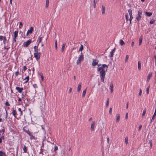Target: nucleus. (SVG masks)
Segmentation results:
<instances>
[{
  "mask_svg": "<svg viewBox=\"0 0 156 156\" xmlns=\"http://www.w3.org/2000/svg\"><path fill=\"white\" fill-rule=\"evenodd\" d=\"M108 65L103 64L100 67L97 68L98 71H100V76L101 82H104V79L105 76V72L106 71Z\"/></svg>",
  "mask_w": 156,
  "mask_h": 156,
  "instance_id": "1",
  "label": "nucleus"
},
{
  "mask_svg": "<svg viewBox=\"0 0 156 156\" xmlns=\"http://www.w3.org/2000/svg\"><path fill=\"white\" fill-rule=\"evenodd\" d=\"M41 51H37L34 53V57L37 60H38L40 59V55L41 54Z\"/></svg>",
  "mask_w": 156,
  "mask_h": 156,
  "instance_id": "2",
  "label": "nucleus"
},
{
  "mask_svg": "<svg viewBox=\"0 0 156 156\" xmlns=\"http://www.w3.org/2000/svg\"><path fill=\"white\" fill-rule=\"evenodd\" d=\"M83 59V57L82 52H81L80 55L78 56V59L76 61V64L78 65L79 64L81 61Z\"/></svg>",
  "mask_w": 156,
  "mask_h": 156,
  "instance_id": "3",
  "label": "nucleus"
},
{
  "mask_svg": "<svg viewBox=\"0 0 156 156\" xmlns=\"http://www.w3.org/2000/svg\"><path fill=\"white\" fill-rule=\"evenodd\" d=\"M44 44H42L41 45V46L39 48L38 50L37 49V47L36 46H35L34 47V50L35 52H36L37 51H41V52H43V48H44Z\"/></svg>",
  "mask_w": 156,
  "mask_h": 156,
  "instance_id": "4",
  "label": "nucleus"
},
{
  "mask_svg": "<svg viewBox=\"0 0 156 156\" xmlns=\"http://www.w3.org/2000/svg\"><path fill=\"white\" fill-rule=\"evenodd\" d=\"M142 11L139 10L138 11L137 16L136 17V20L137 21H140L142 17Z\"/></svg>",
  "mask_w": 156,
  "mask_h": 156,
  "instance_id": "5",
  "label": "nucleus"
},
{
  "mask_svg": "<svg viewBox=\"0 0 156 156\" xmlns=\"http://www.w3.org/2000/svg\"><path fill=\"white\" fill-rule=\"evenodd\" d=\"M96 124L95 121H93L92 122L90 126V130L91 131H94V129L95 126Z\"/></svg>",
  "mask_w": 156,
  "mask_h": 156,
  "instance_id": "6",
  "label": "nucleus"
},
{
  "mask_svg": "<svg viewBox=\"0 0 156 156\" xmlns=\"http://www.w3.org/2000/svg\"><path fill=\"white\" fill-rule=\"evenodd\" d=\"M31 40L30 39L27 41L26 42H24L23 43V45L25 47H27L31 43Z\"/></svg>",
  "mask_w": 156,
  "mask_h": 156,
  "instance_id": "7",
  "label": "nucleus"
},
{
  "mask_svg": "<svg viewBox=\"0 0 156 156\" xmlns=\"http://www.w3.org/2000/svg\"><path fill=\"white\" fill-rule=\"evenodd\" d=\"M3 40V42L4 44L5 45V42L6 41V38L5 37H3L2 36H0V41H2Z\"/></svg>",
  "mask_w": 156,
  "mask_h": 156,
  "instance_id": "8",
  "label": "nucleus"
},
{
  "mask_svg": "<svg viewBox=\"0 0 156 156\" xmlns=\"http://www.w3.org/2000/svg\"><path fill=\"white\" fill-rule=\"evenodd\" d=\"M18 31H15L14 32V41L16 42V38L18 36Z\"/></svg>",
  "mask_w": 156,
  "mask_h": 156,
  "instance_id": "9",
  "label": "nucleus"
},
{
  "mask_svg": "<svg viewBox=\"0 0 156 156\" xmlns=\"http://www.w3.org/2000/svg\"><path fill=\"white\" fill-rule=\"evenodd\" d=\"M98 60L94 59L92 62V65L93 66H95L98 64Z\"/></svg>",
  "mask_w": 156,
  "mask_h": 156,
  "instance_id": "10",
  "label": "nucleus"
},
{
  "mask_svg": "<svg viewBox=\"0 0 156 156\" xmlns=\"http://www.w3.org/2000/svg\"><path fill=\"white\" fill-rule=\"evenodd\" d=\"M16 89L18 91L21 93L22 92L23 90V88H20L18 87H16Z\"/></svg>",
  "mask_w": 156,
  "mask_h": 156,
  "instance_id": "11",
  "label": "nucleus"
},
{
  "mask_svg": "<svg viewBox=\"0 0 156 156\" xmlns=\"http://www.w3.org/2000/svg\"><path fill=\"white\" fill-rule=\"evenodd\" d=\"M81 85L82 83H80L78 84L77 87V91L78 92H79L81 90Z\"/></svg>",
  "mask_w": 156,
  "mask_h": 156,
  "instance_id": "12",
  "label": "nucleus"
},
{
  "mask_svg": "<svg viewBox=\"0 0 156 156\" xmlns=\"http://www.w3.org/2000/svg\"><path fill=\"white\" fill-rule=\"evenodd\" d=\"M115 51V48L113 49L110 52V55L109 56L110 57H113L114 55V53Z\"/></svg>",
  "mask_w": 156,
  "mask_h": 156,
  "instance_id": "13",
  "label": "nucleus"
},
{
  "mask_svg": "<svg viewBox=\"0 0 156 156\" xmlns=\"http://www.w3.org/2000/svg\"><path fill=\"white\" fill-rule=\"evenodd\" d=\"M152 73H149L148 76L147 77V81H149L150 79L151 78V77Z\"/></svg>",
  "mask_w": 156,
  "mask_h": 156,
  "instance_id": "14",
  "label": "nucleus"
},
{
  "mask_svg": "<svg viewBox=\"0 0 156 156\" xmlns=\"http://www.w3.org/2000/svg\"><path fill=\"white\" fill-rule=\"evenodd\" d=\"M142 39L143 38L142 36H141L139 38V46H140L142 42Z\"/></svg>",
  "mask_w": 156,
  "mask_h": 156,
  "instance_id": "15",
  "label": "nucleus"
},
{
  "mask_svg": "<svg viewBox=\"0 0 156 156\" xmlns=\"http://www.w3.org/2000/svg\"><path fill=\"white\" fill-rule=\"evenodd\" d=\"M105 12V7L102 5V14H104Z\"/></svg>",
  "mask_w": 156,
  "mask_h": 156,
  "instance_id": "16",
  "label": "nucleus"
},
{
  "mask_svg": "<svg viewBox=\"0 0 156 156\" xmlns=\"http://www.w3.org/2000/svg\"><path fill=\"white\" fill-rule=\"evenodd\" d=\"M116 122H119L120 120V115L119 114H118L116 115Z\"/></svg>",
  "mask_w": 156,
  "mask_h": 156,
  "instance_id": "17",
  "label": "nucleus"
},
{
  "mask_svg": "<svg viewBox=\"0 0 156 156\" xmlns=\"http://www.w3.org/2000/svg\"><path fill=\"white\" fill-rule=\"evenodd\" d=\"M110 87L111 89V92L112 93L113 91V85L112 83L110 84Z\"/></svg>",
  "mask_w": 156,
  "mask_h": 156,
  "instance_id": "18",
  "label": "nucleus"
},
{
  "mask_svg": "<svg viewBox=\"0 0 156 156\" xmlns=\"http://www.w3.org/2000/svg\"><path fill=\"white\" fill-rule=\"evenodd\" d=\"M66 46V44L65 43H64L62 45V46L61 48V50L62 51H63L65 49V47Z\"/></svg>",
  "mask_w": 156,
  "mask_h": 156,
  "instance_id": "19",
  "label": "nucleus"
},
{
  "mask_svg": "<svg viewBox=\"0 0 156 156\" xmlns=\"http://www.w3.org/2000/svg\"><path fill=\"white\" fill-rule=\"evenodd\" d=\"M12 114L15 117H16V112L15 110H13L12 112Z\"/></svg>",
  "mask_w": 156,
  "mask_h": 156,
  "instance_id": "20",
  "label": "nucleus"
},
{
  "mask_svg": "<svg viewBox=\"0 0 156 156\" xmlns=\"http://www.w3.org/2000/svg\"><path fill=\"white\" fill-rule=\"evenodd\" d=\"M141 63L140 61L138 62V69L139 70L141 69Z\"/></svg>",
  "mask_w": 156,
  "mask_h": 156,
  "instance_id": "21",
  "label": "nucleus"
},
{
  "mask_svg": "<svg viewBox=\"0 0 156 156\" xmlns=\"http://www.w3.org/2000/svg\"><path fill=\"white\" fill-rule=\"evenodd\" d=\"M33 27H32L30 28V30H28V32H29L30 34H31L32 32V31L33 30Z\"/></svg>",
  "mask_w": 156,
  "mask_h": 156,
  "instance_id": "22",
  "label": "nucleus"
},
{
  "mask_svg": "<svg viewBox=\"0 0 156 156\" xmlns=\"http://www.w3.org/2000/svg\"><path fill=\"white\" fill-rule=\"evenodd\" d=\"M125 143L127 144L128 143V137L126 136L125 139Z\"/></svg>",
  "mask_w": 156,
  "mask_h": 156,
  "instance_id": "23",
  "label": "nucleus"
},
{
  "mask_svg": "<svg viewBox=\"0 0 156 156\" xmlns=\"http://www.w3.org/2000/svg\"><path fill=\"white\" fill-rule=\"evenodd\" d=\"M86 89H85L83 91L82 95V97H83L85 96L86 92Z\"/></svg>",
  "mask_w": 156,
  "mask_h": 156,
  "instance_id": "24",
  "label": "nucleus"
},
{
  "mask_svg": "<svg viewBox=\"0 0 156 156\" xmlns=\"http://www.w3.org/2000/svg\"><path fill=\"white\" fill-rule=\"evenodd\" d=\"M120 44L122 45L125 44V43L122 40H120L119 41Z\"/></svg>",
  "mask_w": 156,
  "mask_h": 156,
  "instance_id": "25",
  "label": "nucleus"
},
{
  "mask_svg": "<svg viewBox=\"0 0 156 156\" xmlns=\"http://www.w3.org/2000/svg\"><path fill=\"white\" fill-rule=\"evenodd\" d=\"M29 77L28 76H27L25 79H24V80H26L25 82L26 83H27L28 82V81H29Z\"/></svg>",
  "mask_w": 156,
  "mask_h": 156,
  "instance_id": "26",
  "label": "nucleus"
},
{
  "mask_svg": "<svg viewBox=\"0 0 156 156\" xmlns=\"http://www.w3.org/2000/svg\"><path fill=\"white\" fill-rule=\"evenodd\" d=\"M156 115V113H154L152 116V118L151 120V121H153L155 118V116Z\"/></svg>",
  "mask_w": 156,
  "mask_h": 156,
  "instance_id": "27",
  "label": "nucleus"
},
{
  "mask_svg": "<svg viewBox=\"0 0 156 156\" xmlns=\"http://www.w3.org/2000/svg\"><path fill=\"white\" fill-rule=\"evenodd\" d=\"M18 111L20 112L19 113V115L20 116L21 115H22V112L21 111V108H19L18 109Z\"/></svg>",
  "mask_w": 156,
  "mask_h": 156,
  "instance_id": "28",
  "label": "nucleus"
},
{
  "mask_svg": "<svg viewBox=\"0 0 156 156\" xmlns=\"http://www.w3.org/2000/svg\"><path fill=\"white\" fill-rule=\"evenodd\" d=\"M55 47L56 50L57 49V40L55 41Z\"/></svg>",
  "mask_w": 156,
  "mask_h": 156,
  "instance_id": "29",
  "label": "nucleus"
},
{
  "mask_svg": "<svg viewBox=\"0 0 156 156\" xmlns=\"http://www.w3.org/2000/svg\"><path fill=\"white\" fill-rule=\"evenodd\" d=\"M23 151L24 153L27 152V148L25 146H24L23 148Z\"/></svg>",
  "mask_w": 156,
  "mask_h": 156,
  "instance_id": "30",
  "label": "nucleus"
},
{
  "mask_svg": "<svg viewBox=\"0 0 156 156\" xmlns=\"http://www.w3.org/2000/svg\"><path fill=\"white\" fill-rule=\"evenodd\" d=\"M128 12L129 14V15L130 16H132V11L130 9H129L128 10Z\"/></svg>",
  "mask_w": 156,
  "mask_h": 156,
  "instance_id": "31",
  "label": "nucleus"
},
{
  "mask_svg": "<svg viewBox=\"0 0 156 156\" xmlns=\"http://www.w3.org/2000/svg\"><path fill=\"white\" fill-rule=\"evenodd\" d=\"M146 14L147 16H151L152 14V13L147 12H146Z\"/></svg>",
  "mask_w": 156,
  "mask_h": 156,
  "instance_id": "32",
  "label": "nucleus"
},
{
  "mask_svg": "<svg viewBox=\"0 0 156 156\" xmlns=\"http://www.w3.org/2000/svg\"><path fill=\"white\" fill-rule=\"evenodd\" d=\"M146 109H144L143 110V113L142 115V116H144L146 112Z\"/></svg>",
  "mask_w": 156,
  "mask_h": 156,
  "instance_id": "33",
  "label": "nucleus"
},
{
  "mask_svg": "<svg viewBox=\"0 0 156 156\" xmlns=\"http://www.w3.org/2000/svg\"><path fill=\"white\" fill-rule=\"evenodd\" d=\"M49 2V0H46V8H47L48 6Z\"/></svg>",
  "mask_w": 156,
  "mask_h": 156,
  "instance_id": "34",
  "label": "nucleus"
},
{
  "mask_svg": "<svg viewBox=\"0 0 156 156\" xmlns=\"http://www.w3.org/2000/svg\"><path fill=\"white\" fill-rule=\"evenodd\" d=\"M83 49V45L81 44L80 45V47L79 49V51H82Z\"/></svg>",
  "mask_w": 156,
  "mask_h": 156,
  "instance_id": "35",
  "label": "nucleus"
},
{
  "mask_svg": "<svg viewBox=\"0 0 156 156\" xmlns=\"http://www.w3.org/2000/svg\"><path fill=\"white\" fill-rule=\"evenodd\" d=\"M129 55H126V59H125V62H127L128 61V59H129Z\"/></svg>",
  "mask_w": 156,
  "mask_h": 156,
  "instance_id": "36",
  "label": "nucleus"
},
{
  "mask_svg": "<svg viewBox=\"0 0 156 156\" xmlns=\"http://www.w3.org/2000/svg\"><path fill=\"white\" fill-rule=\"evenodd\" d=\"M42 37H39V42L38 44L42 41Z\"/></svg>",
  "mask_w": 156,
  "mask_h": 156,
  "instance_id": "37",
  "label": "nucleus"
},
{
  "mask_svg": "<svg viewBox=\"0 0 156 156\" xmlns=\"http://www.w3.org/2000/svg\"><path fill=\"white\" fill-rule=\"evenodd\" d=\"M5 154L2 151H0V156H4Z\"/></svg>",
  "mask_w": 156,
  "mask_h": 156,
  "instance_id": "38",
  "label": "nucleus"
},
{
  "mask_svg": "<svg viewBox=\"0 0 156 156\" xmlns=\"http://www.w3.org/2000/svg\"><path fill=\"white\" fill-rule=\"evenodd\" d=\"M109 98H107V101H106V107H108L109 105Z\"/></svg>",
  "mask_w": 156,
  "mask_h": 156,
  "instance_id": "39",
  "label": "nucleus"
},
{
  "mask_svg": "<svg viewBox=\"0 0 156 156\" xmlns=\"http://www.w3.org/2000/svg\"><path fill=\"white\" fill-rule=\"evenodd\" d=\"M155 20H151L150 21V24H153L154 22H155Z\"/></svg>",
  "mask_w": 156,
  "mask_h": 156,
  "instance_id": "40",
  "label": "nucleus"
},
{
  "mask_svg": "<svg viewBox=\"0 0 156 156\" xmlns=\"http://www.w3.org/2000/svg\"><path fill=\"white\" fill-rule=\"evenodd\" d=\"M30 136V138L31 140H32L33 139H35V137L33 135H31Z\"/></svg>",
  "mask_w": 156,
  "mask_h": 156,
  "instance_id": "41",
  "label": "nucleus"
},
{
  "mask_svg": "<svg viewBox=\"0 0 156 156\" xmlns=\"http://www.w3.org/2000/svg\"><path fill=\"white\" fill-rule=\"evenodd\" d=\"M142 93V90L141 89H140V91H139V95L140 96H141V95Z\"/></svg>",
  "mask_w": 156,
  "mask_h": 156,
  "instance_id": "42",
  "label": "nucleus"
},
{
  "mask_svg": "<svg viewBox=\"0 0 156 156\" xmlns=\"http://www.w3.org/2000/svg\"><path fill=\"white\" fill-rule=\"evenodd\" d=\"M127 21L128 20L129 15L128 14H126L125 16Z\"/></svg>",
  "mask_w": 156,
  "mask_h": 156,
  "instance_id": "43",
  "label": "nucleus"
},
{
  "mask_svg": "<svg viewBox=\"0 0 156 156\" xmlns=\"http://www.w3.org/2000/svg\"><path fill=\"white\" fill-rule=\"evenodd\" d=\"M149 87H148L147 88L146 91H147V94H149Z\"/></svg>",
  "mask_w": 156,
  "mask_h": 156,
  "instance_id": "44",
  "label": "nucleus"
},
{
  "mask_svg": "<svg viewBox=\"0 0 156 156\" xmlns=\"http://www.w3.org/2000/svg\"><path fill=\"white\" fill-rule=\"evenodd\" d=\"M142 127V126L141 125H140L139 126V128H138V130L139 131H140L141 130Z\"/></svg>",
  "mask_w": 156,
  "mask_h": 156,
  "instance_id": "45",
  "label": "nucleus"
},
{
  "mask_svg": "<svg viewBox=\"0 0 156 156\" xmlns=\"http://www.w3.org/2000/svg\"><path fill=\"white\" fill-rule=\"evenodd\" d=\"M22 23L21 22H20V26L19 27L20 28H21L22 27Z\"/></svg>",
  "mask_w": 156,
  "mask_h": 156,
  "instance_id": "46",
  "label": "nucleus"
},
{
  "mask_svg": "<svg viewBox=\"0 0 156 156\" xmlns=\"http://www.w3.org/2000/svg\"><path fill=\"white\" fill-rule=\"evenodd\" d=\"M19 74V73L18 71H17L15 73V75L16 76H17Z\"/></svg>",
  "mask_w": 156,
  "mask_h": 156,
  "instance_id": "47",
  "label": "nucleus"
},
{
  "mask_svg": "<svg viewBox=\"0 0 156 156\" xmlns=\"http://www.w3.org/2000/svg\"><path fill=\"white\" fill-rule=\"evenodd\" d=\"M33 87H34V88H37V85L36 84H34L33 85Z\"/></svg>",
  "mask_w": 156,
  "mask_h": 156,
  "instance_id": "48",
  "label": "nucleus"
},
{
  "mask_svg": "<svg viewBox=\"0 0 156 156\" xmlns=\"http://www.w3.org/2000/svg\"><path fill=\"white\" fill-rule=\"evenodd\" d=\"M72 88H70L69 90V93H70L72 92Z\"/></svg>",
  "mask_w": 156,
  "mask_h": 156,
  "instance_id": "49",
  "label": "nucleus"
},
{
  "mask_svg": "<svg viewBox=\"0 0 156 156\" xmlns=\"http://www.w3.org/2000/svg\"><path fill=\"white\" fill-rule=\"evenodd\" d=\"M27 134L29 135L30 136L31 135V133L30 132V131H28V132H27Z\"/></svg>",
  "mask_w": 156,
  "mask_h": 156,
  "instance_id": "50",
  "label": "nucleus"
},
{
  "mask_svg": "<svg viewBox=\"0 0 156 156\" xmlns=\"http://www.w3.org/2000/svg\"><path fill=\"white\" fill-rule=\"evenodd\" d=\"M58 147L57 146H55V149H54V150L55 151H56V150H58Z\"/></svg>",
  "mask_w": 156,
  "mask_h": 156,
  "instance_id": "51",
  "label": "nucleus"
},
{
  "mask_svg": "<svg viewBox=\"0 0 156 156\" xmlns=\"http://www.w3.org/2000/svg\"><path fill=\"white\" fill-rule=\"evenodd\" d=\"M98 0H94V4H96L98 2Z\"/></svg>",
  "mask_w": 156,
  "mask_h": 156,
  "instance_id": "52",
  "label": "nucleus"
},
{
  "mask_svg": "<svg viewBox=\"0 0 156 156\" xmlns=\"http://www.w3.org/2000/svg\"><path fill=\"white\" fill-rule=\"evenodd\" d=\"M128 118V113H126V117H125L126 119H127Z\"/></svg>",
  "mask_w": 156,
  "mask_h": 156,
  "instance_id": "53",
  "label": "nucleus"
},
{
  "mask_svg": "<svg viewBox=\"0 0 156 156\" xmlns=\"http://www.w3.org/2000/svg\"><path fill=\"white\" fill-rule=\"evenodd\" d=\"M41 78L42 81H43L44 79V77L42 75H41Z\"/></svg>",
  "mask_w": 156,
  "mask_h": 156,
  "instance_id": "54",
  "label": "nucleus"
},
{
  "mask_svg": "<svg viewBox=\"0 0 156 156\" xmlns=\"http://www.w3.org/2000/svg\"><path fill=\"white\" fill-rule=\"evenodd\" d=\"M5 105L7 106H9L10 105L9 104L8 102H6L5 103Z\"/></svg>",
  "mask_w": 156,
  "mask_h": 156,
  "instance_id": "55",
  "label": "nucleus"
},
{
  "mask_svg": "<svg viewBox=\"0 0 156 156\" xmlns=\"http://www.w3.org/2000/svg\"><path fill=\"white\" fill-rule=\"evenodd\" d=\"M112 108H110L109 109V113H110L111 114V113H112Z\"/></svg>",
  "mask_w": 156,
  "mask_h": 156,
  "instance_id": "56",
  "label": "nucleus"
},
{
  "mask_svg": "<svg viewBox=\"0 0 156 156\" xmlns=\"http://www.w3.org/2000/svg\"><path fill=\"white\" fill-rule=\"evenodd\" d=\"M129 103L127 102L126 104V108L128 109V108Z\"/></svg>",
  "mask_w": 156,
  "mask_h": 156,
  "instance_id": "57",
  "label": "nucleus"
},
{
  "mask_svg": "<svg viewBox=\"0 0 156 156\" xmlns=\"http://www.w3.org/2000/svg\"><path fill=\"white\" fill-rule=\"evenodd\" d=\"M23 70L25 71L27 69V68L26 66H24L23 67Z\"/></svg>",
  "mask_w": 156,
  "mask_h": 156,
  "instance_id": "58",
  "label": "nucleus"
},
{
  "mask_svg": "<svg viewBox=\"0 0 156 156\" xmlns=\"http://www.w3.org/2000/svg\"><path fill=\"white\" fill-rule=\"evenodd\" d=\"M149 143H150V146H151V147H152V143H151V140H150Z\"/></svg>",
  "mask_w": 156,
  "mask_h": 156,
  "instance_id": "59",
  "label": "nucleus"
},
{
  "mask_svg": "<svg viewBox=\"0 0 156 156\" xmlns=\"http://www.w3.org/2000/svg\"><path fill=\"white\" fill-rule=\"evenodd\" d=\"M134 42L133 41L132 42V43H131V46L132 47H133V46L134 45Z\"/></svg>",
  "mask_w": 156,
  "mask_h": 156,
  "instance_id": "60",
  "label": "nucleus"
},
{
  "mask_svg": "<svg viewBox=\"0 0 156 156\" xmlns=\"http://www.w3.org/2000/svg\"><path fill=\"white\" fill-rule=\"evenodd\" d=\"M107 142L108 143H109V138H107Z\"/></svg>",
  "mask_w": 156,
  "mask_h": 156,
  "instance_id": "61",
  "label": "nucleus"
},
{
  "mask_svg": "<svg viewBox=\"0 0 156 156\" xmlns=\"http://www.w3.org/2000/svg\"><path fill=\"white\" fill-rule=\"evenodd\" d=\"M133 18V17L132 16H130V18H129V20H132V19Z\"/></svg>",
  "mask_w": 156,
  "mask_h": 156,
  "instance_id": "62",
  "label": "nucleus"
},
{
  "mask_svg": "<svg viewBox=\"0 0 156 156\" xmlns=\"http://www.w3.org/2000/svg\"><path fill=\"white\" fill-rule=\"evenodd\" d=\"M93 6H94V8H96V4H94Z\"/></svg>",
  "mask_w": 156,
  "mask_h": 156,
  "instance_id": "63",
  "label": "nucleus"
},
{
  "mask_svg": "<svg viewBox=\"0 0 156 156\" xmlns=\"http://www.w3.org/2000/svg\"><path fill=\"white\" fill-rule=\"evenodd\" d=\"M19 101H21V99L20 98H19L18 100Z\"/></svg>",
  "mask_w": 156,
  "mask_h": 156,
  "instance_id": "64",
  "label": "nucleus"
}]
</instances>
